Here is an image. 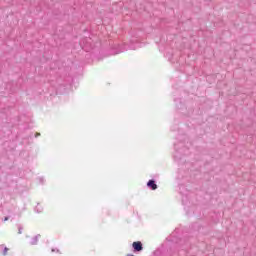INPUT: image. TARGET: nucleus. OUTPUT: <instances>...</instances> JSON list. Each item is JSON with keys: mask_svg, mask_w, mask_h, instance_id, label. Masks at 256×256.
Instances as JSON below:
<instances>
[{"mask_svg": "<svg viewBox=\"0 0 256 256\" xmlns=\"http://www.w3.org/2000/svg\"><path fill=\"white\" fill-rule=\"evenodd\" d=\"M39 180H40V183H43V178H39Z\"/></svg>", "mask_w": 256, "mask_h": 256, "instance_id": "nucleus-10", "label": "nucleus"}, {"mask_svg": "<svg viewBox=\"0 0 256 256\" xmlns=\"http://www.w3.org/2000/svg\"><path fill=\"white\" fill-rule=\"evenodd\" d=\"M39 135H41V134H37V137H39Z\"/></svg>", "mask_w": 256, "mask_h": 256, "instance_id": "nucleus-11", "label": "nucleus"}, {"mask_svg": "<svg viewBox=\"0 0 256 256\" xmlns=\"http://www.w3.org/2000/svg\"><path fill=\"white\" fill-rule=\"evenodd\" d=\"M7 251H9V248L4 247V250H3V255H4V256L7 255Z\"/></svg>", "mask_w": 256, "mask_h": 256, "instance_id": "nucleus-7", "label": "nucleus"}, {"mask_svg": "<svg viewBox=\"0 0 256 256\" xmlns=\"http://www.w3.org/2000/svg\"><path fill=\"white\" fill-rule=\"evenodd\" d=\"M138 47H141V44H138L137 46L130 45L129 49L135 50V49H138Z\"/></svg>", "mask_w": 256, "mask_h": 256, "instance_id": "nucleus-4", "label": "nucleus"}, {"mask_svg": "<svg viewBox=\"0 0 256 256\" xmlns=\"http://www.w3.org/2000/svg\"><path fill=\"white\" fill-rule=\"evenodd\" d=\"M4 221H9V216H6V217L4 218Z\"/></svg>", "mask_w": 256, "mask_h": 256, "instance_id": "nucleus-8", "label": "nucleus"}, {"mask_svg": "<svg viewBox=\"0 0 256 256\" xmlns=\"http://www.w3.org/2000/svg\"><path fill=\"white\" fill-rule=\"evenodd\" d=\"M132 247L134 253H139L143 249V243H141V241L133 242Z\"/></svg>", "mask_w": 256, "mask_h": 256, "instance_id": "nucleus-1", "label": "nucleus"}, {"mask_svg": "<svg viewBox=\"0 0 256 256\" xmlns=\"http://www.w3.org/2000/svg\"><path fill=\"white\" fill-rule=\"evenodd\" d=\"M39 237H41L40 234H37L35 237H33L30 244L31 245H37V243H39Z\"/></svg>", "mask_w": 256, "mask_h": 256, "instance_id": "nucleus-3", "label": "nucleus"}, {"mask_svg": "<svg viewBox=\"0 0 256 256\" xmlns=\"http://www.w3.org/2000/svg\"><path fill=\"white\" fill-rule=\"evenodd\" d=\"M52 253H61V251L58 248H52Z\"/></svg>", "mask_w": 256, "mask_h": 256, "instance_id": "nucleus-6", "label": "nucleus"}, {"mask_svg": "<svg viewBox=\"0 0 256 256\" xmlns=\"http://www.w3.org/2000/svg\"><path fill=\"white\" fill-rule=\"evenodd\" d=\"M41 211H43V209L36 210L37 213H41Z\"/></svg>", "mask_w": 256, "mask_h": 256, "instance_id": "nucleus-9", "label": "nucleus"}, {"mask_svg": "<svg viewBox=\"0 0 256 256\" xmlns=\"http://www.w3.org/2000/svg\"><path fill=\"white\" fill-rule=\"evenodd\" d=\"M18 233H19V235H21V233H23V226L18 225Z\"/></svg>", "mask_w": 256, "mask_h": 256, "instance_id": "nucleus-5", "label": "nucleus"}, {"mask_svg": "<svg viewBox=\"0 0 256 256\" xmlns=\"http://www.w3.org/2000/svg\"><path fill=\"white\" fill-rule=\"evenodd\" d=\"M147 187L152 191H155L157 189V183H155V180H149L147 182Z\"/></svg>", "mask_w": 256, "mask_h": 256, "instance_id": "nucleus-2", "label": "nucleus"}]
</instances>
